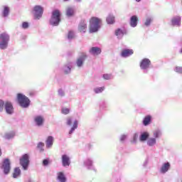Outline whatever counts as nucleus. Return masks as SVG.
Returning a JSON list of instances; mask_svg holds the SVG:
<instances>
[{
    "instance_id": "1",
    "label": "nucleus",
    "mask_w": 182,
    "mask_h": 182,
    "mask_svg": "<svg viewBox=\"0 0 182 182\" xmlns=\"http://www.w3.org/2000/svg\"><path fill=\"white\" fill-rule=\"evenodd\" d=\"M100 23H102V20H100V18L97 17H92L90 19V33H94V32H97L100 28Z\"/></svg>"
},
{
    "instance_id": "2",
    "label": "nucleus",
    "mask_w": 182,
    "mask_h": 182,
    "mask_svg": "<svg viewBox=\"0 0 182 182\" xmlns=\"http://www.w3.org/2000/svg\"><path fill=\"white\" fill-rule=\"evenodd\" d=\"M62 14L58 9L53 10L52 12L50 23L53 26H58L60 23Z\"/></svg>"
},
{
    "instance_id": "3",
    "label": "nucleus",
    "mask_w": 182,
    "mask_h": 182,
    "mask_svg": "<svg viewBox=\"0 0 182 182\" xmlns=\"http://www.w3.org/2000/svg\"><path fill=\"white\" fill-rule=\"evenodd\" d=\"M17 100L21 107H28L29 105H31V100L23 94L18 93L17 95Z\"/></svg>"
},
{
    "instance_id": "4",
    "label": "nucleus",
    "mask_w": 182,
    "mask_h": 182,
    "mask_svg": "<svg viewBox=\"0 0 182 182\" xmlns=\"http://www.w3.org/2000/svg\"><path fill=\"white\" fill-rule=\"evenodd\" d=\"M0 49H6L8 48V42H9V35L6 33L0 34Z\"/></svg>"
},
{
    "instance_id": "5",
    "label": "nucleus",
    "mask_w": 182,
    "mask_h": 182,
    "mask_svg": "<svg viewBox=\"0 0 182 182\" xmlns=\"http://www.w3.org/2000/svg\"><path fill=\"white\" fill-rule=\"evenodd\" d=\"M20 164L22 166L23 168L26 170L29 166V155L27 154L23 155L21 159H20Z\"/></svg>"
},
{
    "instance_id": "6",
    "label": "nucleus",
    "mask_w": 182,
    "mask_h": 182,
    "mask_svg": "<svg viewBox=\"0 0 182 182\" xmlns=\"http://www.w3.org/2000/svg\"><path fill=\"white\" fill-rule=\"evenodd\" d=\"M33 11L35 12V19H41V18H42V15H43V8L41 6H35Z\"/></svg>"
},
{
    "instance_id": "7",
    "label": "nucleus",
    "mask_w": 182,
    "mask_h": 182,
    "mask_svg": "<svg viewBox=\"0 0 182 182\" xmlns=\"http://www.w3.org/2000/svg\"><path fill=\"white\" fill-rule=\"evenodd\" d=\"M1 168L4 170V173L9 174V171H11V162L9 159H6L3 161V164Z\"/></svg>"
},
{
    "instance_id": "8",
    "label": "nucleus",
    "mask_w": 182,
    "mask_h": 182,
    "mask_svg": "<svg viewBox=\"0 0 182 182\" xmlns=\"http://www.w3.org/2000/svg\"><path fill=\"white\" fill-rule=\"evenodd\" d=\"M87 29V24L86 23V21L82 20L78 25V31L81 33H85Z\"/></svg>"
},
{
    "instance_id": "9",
    "label": "nucleus",
    "mask_w": 182,
    "mask_h": 182,
    "mask_svg": "<svg viewBox=\"0 0 182 182\" xmlns=\"http://www.w3.org/2000/svg\"><path fill=\"white\" fill-rule=\"evenodd\" d=\"M4 109L8 114L14 113V105L11 102L6 101L4 104Z\"/></svg>"
},
{
    "instance_id": "10",
    "label": "nucleus",
    "mask_w": 182,
    "mask_h": 182,
    "mask_svg": "<svg viewBox=\"0 0 182 182\" xmlns=\"http://www.w3.org/2000/svg\"><path fill=\"white\" fill-rule=\"evenodd\" d=\"M89 53L93 56H97L102 53V49L99 47H92L89 50Z\"/></svg>"
},
{
    "instance_id": "11",
    "label": "nucleus",
    "mask_w": 182,
    "mask_h": 182,
    "mask_svg": "<svg viewBox=\"0 0 182 182\" xmlns=\"http://www.w3.org/2000/svg\"><path fill=\"white\" fill-rule=\"evenodd\" d=\"M87 58V55H86V53H82V55L77 60V65L79 68H80V66H82V65H83V62H85V60H86Z\"/></svg>"
},
{
    "instance_id": "12",
    "label": "nucleus",
    "mask_w": 182,
    "mask_h": 182,
    "mask_svg": "<svg viewBox=\"0 0 182 182\" xmlns=\"http://www.w3.org/2000/svg\"><path fill=\"white\" fill-rule=\"evenodd\" d=\"M62 163L64 167L68 166H70V158L68 155H63L62 156Z\"/></svg>"
},
{
    "instance_id": "13",
    "label": "nucleus",
    "mask_w": 182,
    "mask_h": 182,
    "mask_svg": "<svg viewBox=\"0 0 182 182\" xmlns=\"http://www.w3.org/2000/svg\"><path fill=\"white\" fill-rule=\"evenodd\" d=\"M134 52L132 49H124L122 51L121 56L122 58H127L129 56H132Z\"/></svg>"
},
{
    "instance_id": "14",
    "label": "nucleus",
    "mask_w": 182,
    "mask_h": 182,
    "mask_svg": "<svg viewBox=\"0 0 182 182\" xmlns=\"http://www.w3.org/2000/svg\"><path fill=\"white\" fill-rule=\"evenodd\" d=\"M150 63H151L150 60L147 58H144L141 62L140 68L141 69H147L150 66Z\"/></svg>"
},
{
    "instance_id": "15",
    "label": "nucleus",
    "mask_w": 182,
    "mask_h": 182,
    "mask_svg": "<svg viewBox=\"0 0 182 182\" xmlns=\"http://www.w3.org/2000/svg\"><path fill=\"white\" fill-rule=\"evenodd\" d=\"M139 21V18H137V16H132L130 18V26L132 28H136L137 26V22Z\"/></svg>"
},
{
    "instance_id": "16",
    "label": "nucleus",
    "mask_w": 182,
    "mask_h": 182,
    "mask_svg": "<svg viewBox=\"0 0 182 182\" xmlns=\"http://www.w3.org/2000/svg\"><path fill=\"white\" fill-rule=\"evenodd\" d=\"M34 122L37 124V126H43V122H45V119L42 116H37L34 118Z\"/></svg>"
},
{
    "instance_id": "17",
    "label": "nucleus",
    "mask_w": 182,
    "mask_h": 182,
    "mask_svg": "<svg viewBox=\"0 0 182 182\" xmlns=\"http://www.w3.org/2000/svg\"><path fill=\"white\" fill-rule=\"evenodd\" d=\"M149 136L150 134H149V132H143L139 137L140 141H146V140L149 139Z\"/></svg>"
},
{
    "instance_id": "18",
    "label": "nucleus",
    "mask_w": 182,
    "mask_h": 182,
    "mask_svg": "<svg viewBox=\"0 0 182 182\" xmlns=\"http://www.w3.org/2000/svg\"><path fill=\"white\" fill-rule=\"evenodd\" d=\"M151 123V116L147 115L144 118L143 124L144 126H149Z\"/></svg>"
},
{
    "instance_id": "19",
    "label": "nucleus",
    "mask_w": 182,
    "mask_h": 182,
    "mask_svg": "<svg viewBox=\"0 0 182 182\" xmlns=\"http://www.w3.org/2000/svg\"><path fill=\"white\" fill-rule=\"evenodd\" d=\"M124 33H126V31L122 30L120 28H118L115 31V35L116 36H118V38H123Z\"/></svg>"
},
{
    "instance_id": "20",
    "label": "nucleus",
    "mask_w": 182,
    "mask_h": 182,
    "mask_svg": "<svg viewBox=\"0 0 182 182\" xmlns=\"http://www.w3.org/2000/svg\"><path fill=\"white\" fill-rule=\"evenodd\" d=\"M53 145V136H49L46 140V147H52Z\"/></svg>"
},
{
    "instance_id": "21",
    "label": "nucleus",
    "mask_w": 182,
    "mask_h": 182,
    "mask_svg": "<svg viewBox=\"0 0 182 182\" xmlns=\"http://www.w3.org/2000/svg\"><path fill=\"white\" fill-rule=\"evenodd\" d=\"M168 168H170V163L167 162L162 166L161 172L164 173H167V171H168Z\"/></svg>"
},
{
    "instance_id": "22",
    "label": "nucleus",
    "mask_w": 182,
    "mask_h": 182,
    "mask_svg": "<svg viewBox=\"0 0 182 182\" xmlns=\"http://www.w3.org/2000/svg\"><path fill=\"white\" fill-rule=\"evenodd\" d=\"M58 180L60 182H66V177L65 176V174H63V172L58 173Z\"/></svg>"
},
{
    "instance_id": "23",
    "label": "nucleus",
    "mask_w": 182,
    "mask_h": 182,
    "mask_svg": "<svg viewBox=\"0 0 182 182\" xmlns=\"http://www.w3.org/2000/svg\"><path fill=\"white\" fill-rule=\"evenodd\" d=\"M107 23L109 24V25H113V23H114V16L112 14H109L107 17Z\"/></svg>"
},
{
    "instance_id": "24",
    "label": "nucleus",
    "mask_w": 182,
    "mask_h": 182,
    "mask_svg": "<svg viewBox=\"0 0 182 182\" xmlns=\"http://www.w3.org/2000/svg\"><path fill=\"white\" fill-rule=\"evenodd\" d=\"M181 22V17L176 16L172 19V25L180 26Z\"/></svg>"
},
{
    "instance_id": "25",
    "label": "nucleus",
    "mask_w": 182,
    "mask_h": 182,
    "mask_svg": "<svg viewBox=\"0 0 182 182\" xmlns=\"http://www.w3.org/2000/svg\"><path fill=\"white\" fill-rule=\"evenodd\" d=\"M66 15L67 16H73L75 15V10L72 7H68L66 9Z\"/></svg>"
},
{
    "instance_id": "26",
    "label": "nucleus",
    "mask_w": 182,
    "mask_h": 182,
    "mask_svg": "<svg viewBox=\"0 0 182 182\" xmlns=\"http://www.w3.org/2000/svg\"><path fill=\"white\" fill-rule=\"evenodd\" d=\"M21 175V169L19 168H16L14 169V171L13 173V177L14 178H16L17 177H18V176Z\"/></svg>"
},
{
    "instance_id": "27",
    "label": "nucleus",
    "mask_w": 182,
    "mask_h": 182,
    "mask_svg": "<svg viewBox=\"0 0 182 182\" xmlns=\"http://www.w3.org/2000/svg\"><path fill=\"white\" fill-rule=\"evenodd\" d=\"M147 144H149V146H154V144H156L155 138L149 139L148 141H147Z\"/></svg>"
},
{
    "instance_id": "28",
    "label": "nucleus",
    "mask_w": 182,
    "mask_h": 182,
    "mask_svg": "<svg viewBox=\"0 0 182 182\" xmlns=\"http://www.w3.org/2000/svg\"><path fill=\"white\" fill-rule=\"evenodd\" d=\"M8 15H9V7L4 6V11H3V16L6 17Z\"/></svg>"
},
{
    "instance_id": "29",
    "label": "nucleus",
    "mask_w": 182,
    "mask_h": 182,
    "mask_svg": "<svg viewBox=\"0 0 182 182\" xmlns=\"http://www.w3.org/2000/svg\"><path fill=\"white\" fill-rule=\"evenodd\" d=\"M75 129H77V121H75V122H74L73 126V127L71 128V129H70L69 134H72V133H73V132H74V130H75Z\"/></svg>"
},
{
    "instance_id": "30",
    "label": "nucleus",
    "mask_w": 182,
    "mask_h": 182,
    "mask_svg": "<svg viewBox=\"0 0 182 182\" xmlns=\"http://www.w3.org/2000/svg\"><path fill=\"white\" fill-rule=\"evenodd\" d=\"M43 147H45V144L43 142H40L38 144L37 148L40 151H43Z\"/></svg>"
},
{
    "instance_id": "31",
    "label": "nucleus",
    "mask_w": 182,
    "mask_h": 182,
    "mask_svg": "<svg viewBox=\"0 0 182 182\" xmlns=\"http://www.w3.org/2000/svg\"><path fill=\"white\" fill-rule=\"evenodd\" d=\"M94 90L95 93H102L105 90V87H97Z\"/></svg>"
},
{
    "instance_id": "32",
    "label": "nucleus",
    "mask_w": 182,
    "mask_h": 182,
    "mask_svg": "<svg viewBox=\"0 0 182 182\" xmlns=\"http://www.w3.org/2000/svg\"><path fill=\"white\" fill-rule=\"evenodd\" d=\"M102 77L105 80H109L112 79V75L110 74H104Z\"/></svg>"
},
{
    "instance_id": "33",
    "label": "nucleus",
    "mask_w": 182,
    "mask_h": 182,
    "mask_svg": "<svg viewBox=\"0 0 182 182\" xmlns=\"http://www.w3.org/2000/svg\"><path fill=\"white\" fill-rule=\"evenodd\" d=\"M68 39H73V38H75V33H73V31L68 32Z\"/></svg>"
},
{
    "instance_id": "34",
    "label": "nucleus",
    "mask_w": 182,
    "mask_h": 182,
    "mask_svg": "<svg viewBox=\"0 0 182 182\" xmlns=\"http://www.w3.org/2000/svg\"><path fill=\"white\" fill-rule=\"evenodd\" d=\"M4 106H5V102H4L2 100H0V112L4 110Z\"/></svg>"
},
{
    "instance_id": "35",
    "label": "nucleus",
    "mask_w": 182,
    "mask_h": 182,
    "mask_svg": "<svg viewBox=\"0 0 182 182\" xmlns=\"http://www.w3.org/2000/svg\"><path fill=\"white\" fill-rule=\"evenodd\" d=\"M14 136H15L14 134H5V139H7L8 140H9V139H12L14 138Z\"/></svg>"
},
{
    "instance_id": "36",
    "label": "nucleus",
    "mask_w": 182,
    "mask_h": 182,
    "mask_svg": "<svg viewBox=\"0 0 182 182\" xmlns=\"http://www.w3.org/2000/svg\"><path fill=\"white\" fill-rule=\"evenodd\" d=\"M28 28H29V23L28 22H23L22 28L23 29H28Z\"/></svg>"
},
{
    "instance_id": "37",
    "label": "nucleus",
    "mask_w": 182,
    "mask_h": 182,
    "mask_svg": "<svg viewBox=\"0 0 182 182\" xmlns=\"http://www.w3.org/2000/svg\"><path fill=\"white\" fill-rule=\"evenodd\" d=\"M154 137L157 138V137H160V136H161V132L160 131H156L155 132H154Z\"/></svg>"
},
{
    "instance_id": "38",
    "label": "nucleus",
    "mask_w": 182,
    "mask_h": 182,
    "mask_svg": "<svg viewBox=\"0 0 182 182\" xmlns=\"http://www.w3.org/2000/svg\"><path fill=\"white\" fill-rule=\"evenodd\" d=\"M69 109L68 108H63L62 109V113H63V114H69Z\"/></svg>"
},
{
    "instance_id": "39",
    "label": "nucleus",
    "mask_w": 182,
    "mask_h": 182,
    "mask_svg": "<svg viewBox=\"0 0 182 182\" xmlns=\"http://www.w3.org/2000/svg\"><path fill=\"white\" fill-rule=\"evenodd\" d=\"M150 23H151V18H147L145 21V26H149V25H150Z\"/></svg>"
},
{
    "instance_id": "40",
    "label": "nucleus",
    "mask_w": 182,
    "mask_h": 182,
    "mask_svg": "<svg viewBox=\"0 0 182 182\" xmlns=\"http://www.w3.org/2000/svg\"><path fill=\"white\" fill-rule=\"evenodd\" d=\"M138 137H139V135L137 134H135L133 136L132 143H136V141H137Z\"/></svg>"
},
{
    "instance_id": "41",
    "label": "nucleus",
    "mask_w": 182,
    "mask_h": 182,
    "mask_svg": "<svg viewBox=\"0 0 182 182\" xmlns=\"http://www.w3.org/2000/svg\"><path fill=\"white\" fill-rule=\"evenodd\" d=\"M176 72H177V73H182V68L181 67H176Z\"/></svg>"
},
{
    "instance_id": "42",
    "label": "nucleus",
    "mask_w": 182,
    "mask_h": 182,
    "mask_svg": "<svg viewBox=\"0 0 182 182\" xmlns=\"http://www.w3.org/2000/svg\"><path fill=\"white\" fill-rule=\"evenodd\" d=\"M65 75H68V73H70V67H65Z\"/></svg>"
},
{
    "instance_id": "43",
    "label": "nucleus",
    "mask_w": 182,
    "mask_h": 182,
    "mask_svg": "<svg viewBox=\"0 0 182 182\" xmlns=\"http://www.w3.org/2000/svg\"><path fill=\"white\" fill-rule=\"evenodd\" d=\"M43 164L44 166H48V164H49V159H44V160L43 161Z\"/></svg>"
},
{
    "instance_id": "44",
    "label": "nucleus",
    "mask_w": 182,
    "mask_h": 182,
    "mask_svg": "<svg viewBox=\"0 0 182 182\" xmlns=\"http://www.w3.org/2000/svg\"><path fill=\"white\" fill-rule=\"evenodd\" d=\"M67 124L68 126H70V124H72V119L71 118H68V119H67Z\"/></svg>"
},
{
    "instance_id": "45",
    "label": "nucleus",
    "mask_w": 182,
    "mask_h": 182,
    "mask_svg": "<svg viewBox=\"0 0 182 182\" xmlns=\"http://www.w3.org/2000/svg\"><path fill=\"white\" fill-rule=\"evenodd\" d=\"M127 136H126V135H122L120 138L121 141H124V140H126Z\"/></svg>"
},
{
    "instance_id": "46",
    "label": "nucleus",
    "mask_w": 182,
    "mask_h": 182,
    "mask_svg": "<svg viewBox=\"0 0 182 182\" xmlns=\"http://www.w3.org/2000/svg\"><path fill=\"white\" fill-rule=\"evenodd\" d=\"M58 95H60V96H64L65 93H63V91L62 90H59Z\"/></svg>"
},
{
    "instance_id": "47",
    "label": "nucleus",
    "mask_w": 182,
    "mask_h": 182,
    "mask_svg": "<svg viewBox=\"0 0 182 182\" xmlns=\"http://www.w3.org/2000/svg\"><path fill=\"white\" fill-rule=\"evenodd\" d=\"M2 156V151L1 150V148H0V156Z\"/></svg>"
},
{
    "instance_id": "48",
    "label": "nucleus",
    "mask_w": 182,
    "mask_h": 182,
    "mask_svg": "<svg viewBox=\"0 0 182 182\" xmlns=\"http://www.w3.org/2000/svg\"><path fill=\"white\" fill-rule=\"evenodd\" d=\"M136 2H140L141 0H135Z\"/></svg>"
},
{
    "instance_id": "49",
    "label": "nucleus",
    "mask_w": 182,
    "mask_h": 182,
    "mask_svg": "<svg viewBox=\"0 0 182 182\" xmlns=\"http://www.w3.org/2000/svg\"><path fill=\"white\" fill-rule=\"evenodd\" d=\"M77 1V2H80V0H76Z\"/></svg>"
}]
</instances>
